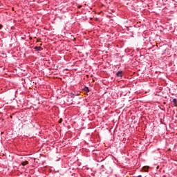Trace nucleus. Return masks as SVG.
Returning a JSON list of instances; mask_svg holds the SVG:
<instances>
[{"label": "nucleus", "instance_id": "obj_1", "mask_svg": "<svg viewBox=\"0 0 177 177\" xmlns=\"http://www.w3.org/2000/svg\"><path fill=\"white\" fill-rule=\"evenodd\" d=\"M34 49H35V50H37V52H39V51L42 50V47L41 46H36L34 48Z\"/></svg>", "mask_w": 177, "mask_h": 177}, {"label": "nucleus", "instance_id": "obj_2", "mask_svg": "<svg viewBox=\"0 0 177 177\" xmlns=\"http://www.w3.org/2000/svg\"><path fill=\"white\" fill-rule=\"evenodd\" d=\"M117 77H122V71H118L116 73Z\"/></svg>", "mask_w": 177, "mask_h": 177}, {"label": "nucleus", "instance_id": "obj_3", "mask_svg": "<svg viewBox=\"0 0 177 177\" xmlns=\"http://www.w3.org/2000/svg\"><path fill=\"white\" fill-rule=\"evenodd\" d=\"M173 103H174V106H177V99L176 98H174L173 100Z\"/></svg>", "mask_w": 177, "mask_h": 177}, {"label": "nucleus", "instance_id": "obj_4", "mask_svg": "<svg viewBox=\"0 0 177 177\" xmlns=\"http://www.w3.org/2000/svg\"><path fill=\"white\" fill-rule=\"evenodd\" d=\"M28 164V161H24V162H21V165H23L24 167L25 166V165H27Z\"/></svg>", "mask_w": 177, "mask_h": 177}, {"label": "nucleus", "instance_id": "obj_5", "mask_svg": "<svg viewBox=\"0 0 177 177\" xmlns=\"http://www.w3.org/2000/svg\"><path fill=\"white\" fill-rule=\"evenodd\" d=\"M142 169H144V171H145V172H147V170L149 169V167H144L142 168Z\"/></svg>", "mask_w": 177, "mask_h": 177}, {"label": "nucleus", "instance_id": "obj_6", "mask_svg": "<svg viewBox=\"0 0 177 177\" xmlns=\"http://www.w3.org/2000/svg\"><path fill=\"white\" fill-rule=\"evenodd\" d=\"M84 91H86V92H89V88H87V87H86V88H84Z\"/></svg>", "mask_w": 177, "mask_h": 177}, {"label": "nucleus", "instance_id": "obj_7", "mask_svg": "<svg viewBox=\"0 0 177 177\" xmlns=\"http://www.w3.org/2000/svg\"><path fill=\"white\" fill-rule=\"evenodd\" d=\"M63 122V119H60L59 120V124H62V122Z\"/></svg>", "mask_w": 177, "mask_h": 177}, {"label": "nucleus", "instance_id": "obj_8", "mask_svg": "<svg viewBox=\"0 0 177 177\" xmlns=\"http://www.w3.org/2000/svg\"><path fill=\"white\" fill-rule=\"evenodd\" d=\"M1 28H2V25H0V30H1Z\"/></svg>", "mask_w": 177, "mask_h": 177}]
</instances>
